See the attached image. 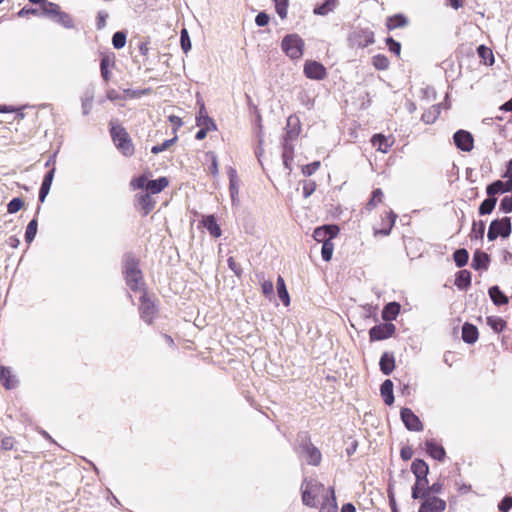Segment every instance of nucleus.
<instances>
[{
  "label": "nucleus",
  "instance_id": "nucleus-7",
  "mask_svg": "<svg viewBox=\"0 0 512 512\" xmlns=\"http://www.w3.org/2000/svg\"><path fill=\"white\" fill-rule=\"evenodd\" d=\"M512 232L511 219L503 217L501 219L493 220L488 228L487 238L489 241H494L498 237L507 238Z\"/></svg>",
  "mask_w": 512,
  "mask_h": 512
},
{
  "label": "nucleus",
  "instance_id": "nucleus-36",
  "mask_svg": "<svg viewBox=\"0 0 512 512\" xmlns=\"http://www.w3.org/2000/svg\"><path fill=\"white\" fill-rule=\"evenodd\" d=\"M485 222L482 220L473 221L472 228L469 234L470 239L473 240H483L485 233Z\"/></svg>",
  "mask_w": 512,
  "mask_h": 512
},
{
  "label": "nucleus",
  "instance_id": "nucleus-12",
  "mask_svg": "<svg viewBox=\"0 0 512 512\" xmlns=\"http://www.w3.org/2000/svg\"><path fill=\"white\" fill-rule=\"evenodd\" d=\"M456 147L464 152H470L474 148V138L466 130H458L453 136Z\"/></svg>",
  "mask_w": 512,
  "mask_h": 512
},
{
  "label": "nucleus",
  "instance_id": "nucleus-40",
  "mask_svg": "<svg viewBox=\"0 0 512 512\" xmlns=\"http://www.w3.org/2000/svg\"><path fill=\"white\" fill-rule=\"evenodd\" d=\"M489 296L496 305H503L508 302V297L498 286H493L489 289Z\"/></svg>",
  "mask_w": 512,
  "mask_h": 512
},
{
  "label": "nucleus",
  "instance_id": "nucleus-32",
  "mask_svg": "<svg viewBox=\"0 0 512 512\" xmlns=\"http://www.w3.org/2000/svg\"><path fill=\"white\" fill-rule=\"evenodd\" d=\"M408 24V19L403 14H396L390 16L386 20V27L388 30L405 27Z\"/></svg>",
  "mask_w": 512,
  "mask_h": 512
},
{
  "label": "nucleus",
  "instance_id": "nucleus-11",
  "mask_svg": "<svg viewBox=\"0 0 512 512\" xmlns=\"http://www.w3.org/2000/svg\"><path fill=\"white\" fill-rule=\"evenodd\" d=\"M340 229L337 225H323L313 231V238L319 243L332 241L338 236Z\"/></svg>",
  "mask_w": 512,
  "mask_h": 512
},
{
  "label": "nucleus",
  "instance_id": "nucleus-37",
  "mask_svg": "<svg viewBox=\"0 0 512 512\" xmlns=\"http://www.w3.org/2000/svg\"><path fill=\"white\" fill-rule=\"evenodd\" d=\"M455 285L460 289H466L471 285V273L468 270H460L455 279Z\"/></svg>",
  "mask_w": 512,
  "mask_h": 512
},
{
  "label": "nucleus",
  "instance_id": "nucleus-27",
  "mask_svg": "<svg viewBox=\"0 0 512 512\" xmlns=\"http://www.w3.org/2000/svg\"><path fill=\"white\" fill-rule=\"evenodd\" d=\"M490 262L489 255L484 252H475L472 259V267L475 270H486Z\"/></svg>",
  "mask_w": 512,
  "mask_h": 512
},
{
  "label": "nucleus",
  "instance_id": "nucleus-51",
  "mask_svg": "<svg viewBox=\"0 0 512 512\" xmlns=\"http://www.w3.org/2000/svg\"><path fill=\"white\" fill-rule=\"evenodd\" d=\"M178 137L175 135L172 139L165 140L162 144L155 145L152 147L151 152L153 154H158L162 151L167 150L171 145H173L177 141Z\"/></svg>",
  "mask_w": 512,
  "mask_h": 512
},
{
  "label": "nucleus",
  "instance_id": "nucleus-63",
  "mask_svg": "<svg viewBox=\"0 0 512 512\" xmlns=\"http://www.w3.org/2000/svg\"><path fill=\"white\" fill-rule=\"evenodd\" d=\"M269 21L270 16L266 12L258 13V15L255 18V23L260 27L268 25Z\"/></svg>",
  "mask_w": 512,
  "mask_h": 512
},
{
  "label": "nucleus",
  "instance_id": "nucleus-56",
  "mask_svg": "<svg viewBox=\"0 0 512 512\" xmlns=\"http://www.w3.org/2000/svg\"><path fill=\"white\" fill-rule=\"evenodd\" d=\"M227 263H228V267L234 272V274L237 277H241L243 271H242L241 265L236 261V259L234 257L230 256L227 259Z\"/></svg>",
  "mask_w": 512,
  "mask_h": 512
},
{
  "label": "nucleus",
  "instance_id": "nucleus-19",
  "mask_svg": "<svg viewBox=\"0 0 512 512\" xmlns=\"http://www.w3.org/2000/svg\"><path fill=\"white\" fill-rule=\"evenodd\" d=\"M512 190V181L503 182L496 180L487 186L486 192L489 197H494L499 193L509 192Z\"/></svg>",
  "mask_w": 512,
  "mask_h": 512
},
{
  "label": "nucleus",
  "instance_id": "nucleus-14",
  "mask_svg": "<svg viewBox=\"0 0 512 512\" xmlns=\"http://www.w3.org/2000/svg\"><path fill=\"white\" fill-rule=\"evenodd\" d=\"M397 214L393 211H385L381 219V227L374 229V235L387 236L390 234L393 226L395 225Z\"/></svg>",
  "mask_w": 512,
  "mask_h": 512
},
{
  "label": "nucleus",
  "instance_id": "nucleus-25",
  "mask_svg": "<svg viewBox=\"0 0 512 512\" xmlns=\"http://www.w3.org/2000/svg\"><path fill=\"white\" fill-rule=\"evenodd\" d=\"M54 173H55V169L52 168L50 171L47 172V174L45 175V177L43 179V182H42V185H41L40 191H39V201L41 203H43L45 201V198L50 191L52 181L54 178Z\"/></svg>",
  "mask_w": 512,
  "mask_h": 512
},
{
  "label": "nucleus",
  "instance_id": "nucleus-59",
  "mask_svg": "<svg viewBox=\"0 0 512 512\" xmlns=\"http://www.w3.org/2000/svg\"><path fill=\"white\" fill-rule=\"evenodd\" d=\"M168 120L172 124V130H173L174 136L177 135V131L183 125L182 119L176 115H170V116H168Z\"/></svg>",
  "mask_w": 512,
  "mask_h": 512
},
{
  "label": "nucleus",
  "instance_id": "nucleus-17",
  "mask_svg": "<svg viewBox=\"0 0 512 512\" xmlns=\"http://www.w3.org/2000/svg\"><path fill=\"white\" fill-rule=\"evenodd\" d=\"M371 144L377 151L387 153L394 144V139L392 136H385L379 133L372 136Z\"/></svg>",
  "mask_w": 512,
  "mask_h": 512
},
{
  "label": "nucleus",
  "instance_id": "nucleus-53",
  "mask_svg": "<svg viewBox=\"0 0 512 512\" xmlns=\"http://www.w3.org/2000/svg\"><path fill=\"white\" fill-rule=\"evenodd\" d=\"M24 206V201L21 198H13L7 205V211L10 214H14L22 209Z\"/></svg>",
  "mask_w": 512,
  "mask_h": 512
},
{
  "label": "nucleus",
  "instance_id": "nucleus-10",
  "mask_svg": "<svg viewBox=\"0 0 512 512\" xmlns=\"http://www.w3.org/2000/svg\"><path fill=\"white\" fill-rule=\"evenodd\" d=\"M304 75L312 80H323L327 77V70L318 61L307 60L303 67Z\"/></svg>",
  "mask_w": 512,
  "mask_h": 512
},
{
  "label": "nucleus",
  "instance_id": "nucleus-9",
  "mask_svg": "<svg viewBox=\"0 0 512 512\" xmlns=\"http://www.w3.org/2000/svg\"><path fill=\"white\" fill-rule=\"evenodd\" d=\"M421 499L418 512H444L446 509V501L435 495L422 494Z\"/></svg>",
  "mask_w": 512,
  "mask_h": 512
},
{
  "label": "nucleus",
  "instance_id": "nucleus-2",
  "mask_svg": "<svg viewBox=\"0 0 512 512\" xmlns=\"http://www.w3.org/2000/svg\"><path fill=\"white\" fill-rule=\"evenodd\" d=\"M302 491L303 503L310 507H315L317 502L326 500V496L330 497V488L326 489L325 486L315 480L305 481Z\"/></svg>",
  "mask_w": 512,
  "mask_h": 512
},
{
  "label": "nucleus",
  "instance_id": "nucleus-45",
  "mask_svg": "<svg viewBox=\"0 0 512 512\" xmlns=\"http://www.w3.org/2000/svg\"><path fill=\"white\" fill-rule=\"evenodd\" d=\"M497 199L495 197H488L479 206V214L487 215L490 214L496 205Z\"/></svg>",
  "mask_w": 512,
  "mask_h": 512
},
{
  "label": "nucleus",
  "instance_id": "nucleus-38",
  "mask_svg": "<svg viewBox=\"0 0 512 512\" xmlns=\"http://www.w3.org/2000/svg\"><path fill=\"white\" fill-rule=\"evenodd\" d=\"M319 512H337V503L332 487H330V497L326 496V500L322 502Z\"/></svg>",
  "mask_w": 512,
  "mask_h": 512
},
{
  "label": "nucleus",
  "instance_id": "nucleus-60",
  "mask_svg": "<svg viewBox=\"0 0 512 512\" xmlns=\"http://www.w3.org/2000/svg\"><path fill=\"white\" fill-rule=\"evenodd\" d=\"M500 209L505 213L512 212V196H505L501 200Z\"/></svg>",
  "mask_w": 512,
  "mask_h": 512
},
{
  "label": "nucleus",
  "instance_id": "nucleus-8",
  "mask_svg": "<svg viewBox=\"0 0 512 512\" xmlns=\"http://www.w3.org/2000/svg\"><path fill=\"white\" fill-rule=\"evenodd\" d=\"M348 41L353 48H365L374 43V33L369 29H357L349 35Z\"/></svg>",
  "mask_w": 512,
  "mask_h": 512
},
{
  "label": "nucleus",
  "instance_id": "nucleus-29",
  "mask_svg": "<svg viewBox=\"0 0 512 512\" xmlns=\"http://www.w3.org/2000/svg\"><path fill=\"white\" fill-rule=\"evenodd\" d=\"M411 470L413 474L417 478H426L429 473V467L427 463L424 460L421 459H415L412 462Z\"/></svg>",
  "mask_w": 512,
  "mask_h": 512
},
{
  "label": "nucleus",
  "instance_id": "nucleus-23",
  "mask_svg": "<svg viewBox=\"0 0 512 512\" xmlns=\"http://www.w3.org/2000/svg\"><path fill=\"white\" fill-rule=\"evenodd\" d=\"M303 451L305 453L306 461L310 465H318L321 461V453L320 451L313 446L311 443L305 444L303 447Z\"/></svg>",
  "mask_w": 512,
  "mask_h": 512
},
{
  "label": "nucleus",
  "instance_id": "nucleus-47",
  "mask_svg": "<svg viewBox=\"0 0 512 512\" xmlns=\"http://www.w3.org/2000/svg\"><path fill=\"white\" fill-rule=\"evenodd\" d=\"M37 228H38V221H37V219L34 218L28 223L27 228H26L25 241L27 243H31L34 240L35 235L37 233Z\"/></svg>",
  "mask_w": 512,
  "mask_h": 512
},
{
  "label": "nucleus",
  "instance_id": "nucleus-48",
  "mask_svg": "<svg viewBox=\"0 0 512 512\" xmlns=\"http://www.w3.org/2000/svg\"><path fill=\"white\" fill-rule=\"evenodd\" d=\"M126 33L123 32V31H118L116 33H114L113 37H112V44L114 46L115 49H121L125 46L126 44Z\"/></svg>",
  "mask_w": 512,
  "mask_h": 512
},
{
  "label": "nucleus",
  "instance_id": "nucleus-46",
  "mask_svg": "<svg viewBox=\"0 0 512 512\" xmlns=\"http://www.w3.org/2000/svg\"><path fill=\"white\" fill-rule=\"evenodd\" d=\"M372 64L377 70H386L388 69L390 62L385 55L377 54L373 56Z\"/></svg>",
  "mask_w": 512,
  "mask_h": 512
},
{
  "label": "nucleus",
  "instance_id": "nucleus-35",
  "mask_svg": "<svg viewBox=\"0 0 512 512\" xmlns=\"http://www.w3.org/2000/svg\"><path fill=\"white\" fill-rule=\"evenodd\" d=\"M196 124L198 127H206L216 130V124L214 123L213 119L207 115L204 106H202L198 116L196 117Z\"/></svg>",
  "mask_w": 512,
  "mask_h": 512
},
{
  "label": "nucleus",
  "instance_id": "nucleus-52",
  "mask_svg": "<svg viewBox=\"0 0 512 512\" xmlns=\"http://www.w3.org/2000/svg\"><path fill=\"white\" fill-rule=\"evenodd\" d=\"M438 114H439L438 110L435 107H433L432 109L425 111L422 114L421 119L426 124H432L436 121Z\"/></svg>",
  "mask_w": 512,
  "mask_h": 512
},
{
  "label": "nucleus",
  "instance_id": "nucleus-20",
  "mask_svg": "<svg viewBox=\"0 0 512 512\" xmlns=\"http://www.w3.org/2000/svg\"><path fill=\"white\" fill-rule=\"evenodd\" d=\"M462 339L468 344H473L478 340L479 332L476 326L470 322H464L461 329Z\"/></svg>",
  "mask_w": 512,
  "mask_h": 512
},
{
  "label": "nucleus",
  "instance_id": "nucleus-22",
  "mask_svg": "<svg viewBox=\"0 0 512 512\" xmlns=\"http://www.w3.org/2000/svg\"><path fill=\"white\" fill-rule=\"evenodd\" d=\"M379 366L384 375H390L395 368V358L393 354L384 352L380 358Z\"/></svg>",
  "mask_w": 512,
  "mask_h": 512
},
{
  "label": "nucleus",
  "instance_id": "nucleus-5",
  "mask_svg": "<svg viewBox=\"0 0 512 512\" xmlns=\"http://www.w3.org/2000/svg\"><path fill=\"white\" fill-rule=\"evenodd\" d=\"M44 16L52 19L54 22L61 25L65 29L75 28L72 15L63 11L61 7L56 3L45 5Z\"/></svg>",
  "mask_w": 512,
  "mask_h": 512
},
{
  "label": "nucleus",
  "instance_id": "nucleus-33",
  "mask_svg": "<svg viewBox=\"0 0 512 512\" xmlns=\"http://www.w3.org/2000/svg\"><path fill=\"white\" fill-rule=\"evenodd\" d=\"M338 4L339 0H326L324 3L317 5L314 8L313 13L315 15L325 16L334 11Z\"/></svg>",
  "mask_w": 512,
  "mask_h": 512
},
{
  "label": "nucleus",
  "instance_id": "nucleus-44",
  "mask_svg": "<svg viewBox=\"0 0 512 512\" xmlns=\"http://www.w3.org/2000/svg\"><path fill=\"white\" fill-rule=\"evenodd\" d=\"M453 259L457 267H463L468 263L469 253L464 248L458 249L454 252Z\"/></svg>",
  "mask_w": 512,
  "mask_h": 512
},
{
  "label": "nucleus",
  "instance_id": "nucleus-41",
  "mask_svg": "<svg viewBox=\"0 0 512 512\" xmlns=\"http://www.w3.org/2000/svg\"><path fill=\"white\" fill-rule=\"evenodd\" d=\"M114 65V57L110 55H104L101 59L100 63V70H101V76L105 81H108L110 79V72H109V66Z\"/></svg>",
  "mask_w": 512,
  "mask_h": 512
},
{
  "label": "nucleus",
  "instance_id": "nucleus-3",
  "mask_svg": "<svg viewBox=\"0 0 512 512\" xmlns=\"http://www.w3.org/2000/svg\"><path fill=\"white\" fill-rule=\"evenodd\" d=\"M169 186V179L165 176L159 177L156 180H148L147 175L143 174L138 177H134L130 181V187L132 190L146 189L147 193L158 194Z\"/></svg>",
  "mask_w": 512,
  "mask_h": 512
},
{
  "label": "nucleus",
  "instance_id": "nucleus-43",
  "mask_svg": "<svg viewBox=\"0 0 512 512\" xmlns=\"http://www.w3.org/2000/svg\"><path fill=\"white\" fill-rule=\"evenodd\" d=\"M275 5V11L278 16L285 20L288 16L289 0H272Z\"/></svg>",
  "mask_w": 512,
  "mask_h": 512
},
{
  "label": "nucleus",
  "instance_id": "nucleus-34",
  "mask_svg": "<svg viewBox=\"0 0 512 512\" xmlns=\"http://www.w3.org/2000/svg\"><path fill=\"white\" fill-rule=\"evenodd\" d=\"M428 485V479L426 478H417L415 484L412 487L411 496L413 499H419L422 497V494L426 493Z\"/></svg>",
  "mask_w": 512,
  "mask_h": 512
},
{
  "label": "nucleus",
  "instance_id": "nucleus-61",
  "mask_svg": "<svg viewBox=\"0 0 512 512\" xmlns=\"http://www.w3.org/2000/svg\"><path fill=\"white\" fill-rule=\"evenodd\" d=\"M261 289H262V293L266 296V297H269L273 294V291H274V285L272 283V281L270 280H264L262 283H261Z\"/></svg>",
  "mask_w": 512,
  "mask_h": 512
},
{
  "label": "nucleus",
  "instance_id": "nucleus-39",
  "mask_svg": "<svg viewBox=\"0 0 512 512\" xmlns=\"http://www.w3.org/2000/svg\"><path fill=\"white\" fill-rule=\"evenodd\" d=\"M277 292H278V297L280 298L282 303L285 306H288L290 304L289 293L286 289L285 281H284L283 277L280 275L277 278Z\"/></svg>",
  "mask_w": 512,
  "mask_h": 512
},
{
  "label": "nucleus",
  "instance_id": "nucleus-31",
  "mask_svg": "<svg viewBox=\"0 0 512 512\" xmlns=\"http://www.w3.org/2000/svg\"><path fill=\"white\" fill-rule=\"evenodd\" d=\"M384 193L380 188H376L372 191L371 198L365 204V210L371 212L374 210L379 204L383 203Z\"/></svg>",
  "mask_w": 512,
  "mask_h": 512
},
{
  "label": "nucleus",
  "instance_id": "nucleus-49",
  "mask_svg": "<svg viewBox=\"0 0 512 512\" xmlns=\"http://www.w3.org/2000/svg\"><path fill=\"white\" fill-rule=\"evenodd\" d=\"M322 249H321V256L324 261L328 262L331 260L333 251H334V243L332 241L330 242H324L322 243Z\"/></svg>",
  "mask_w": 512,
  "mask_h": 512
},
{
  "label": "nucleus",
  "instance_id": "nucleus-50",
  "mask_svg": "<svg viewBox=\"0 0 512 512\" xmlns=\"http://www.w3.org/2000/svg\"><path fill=\"white\" fill-rule=\"evenodd\" d=\"M206 157L209 158L210 161H211V165L209 166L210 174L213 177H216L218 175V172H219V165H218L217 156L214 154V152L209 151V152L206 153Z\"/></svg>",
  "mask_w": 512,
  "mask_h": 512
},
{
  "label": "nucleus",
  "instance_id": "nucleus-18",
  "mask_svg": "<svg viewBox=\"0 0 512 512\" xmlns=\"http://www.w3.org/2000/svg\"><path fill=\"white\" fill-rule=\"evenodd\" d=\"M135 200L143 216H147L155 207V200L149 193L137 194Z\"/></svg>",
  "mask_w": 512,
  "mask_h": 512
},
{
  "label": "nucleus",
  "instance_id": "nucleus-64",
  "mask_svg": "<svg viewBox=\"0 0 512 512\" xmlns=\"http://www.w3.org/2000/svg\"><path fill=\"white\" fill-rule=\"evenodd\" d=\"M108 14L105 11H99L97 13V22L96 27L98 30L103 29L106 26V20H107Z\"/></svg>",
  "mask_w": 512,
  "mask_h": 512
},
{
  "label": "nucleus",
  "instance_id": "nucleus-21",
  "mask_svg": "<svg viewBox=\"0 0 512 512\" xmlns=\"http://www.w3.org/2000/svg\"><path fill=\"white\" fill-rule=\"evenodd\" d=\"M426 451L427 453L434 459L438 461H443L446 457L445 449L438 445L434 440H427L426 443Z\"/></svg>",
  "mask_w": 512,
  "mask_h": 512
},
{
  "label": "nucleus",
  "instance_id": "nucleus-54",
  "mask_svg": "<svg viewBox=\"0 0 512 512\" xmlns=\"http://www.w3.org/2000/svg\"><path fill=\"white\" fill-rule=\"evenodd\" d=\"M320 166H321L320 161H314L312 163L304 165L302 167V174L304 176H311L320 168Z\"/></svg>",
  "mask_w": 512,
  "mask_h": 512
},
{
  "label": "nucleus",
  "instance_id": "nucleus-4",
  "mask_svg": "<svg viewBox=\"0 0 512 512\" xmlns=\"http://www.w3.org/2000/svg\"><path fill=\"white\" fill-rule=\"evenodd\" d=\"M110 132L117 149L125 157H131L135 152V147L126 129L120 125L112 126Z\"/></svg>",
  "mask_w": 512,
  "mask_h": 512
},
{
  "label": "nucleus",
  "instance_id": "nucleus-6",
  "mask_svg": "<svg viewBox=\"0 0 512 512\" xmlns=\"http://www.w3.org/2000/svg\"><path fill=\"white\" fill-rule=\"evenodd\" d=\"M281 48L291 59H299L303 55L304 41L297 34H290L283 38Z\"/></svg>",
  "mask_w": 512,
  "mask_h": 512
},
{
  "label": "nucleus",
  "instance_id": "nucleus-42",
  "mask_svg": "<svg viewBox=\"0 0 512 512\" xmlns=\"http://www.w3.org/2000/svg\"><path fill=\"white\" fill-rule=\"evenodd\" d=\"M477 53H478V56L483 60L484 64L493 65L495 59H494L493 52L489 47H487L485 45H480L477 48Z\"/></svg>",
  "mask_w": 512,
  "mask_h": 512
},
{
  "label": "nucleus",
  "instance_id": "nucleus-62",
  "mask_svg": "<svg viewBox=\"0 0 512 512\" xmlns=\"http://www.w3.org/2000/svg\"><path fill=\"white\" fill-rule=\"evenodd\" d=\"M498 508L502 512H508L512 508V497L505 496L499 503Z\"/></svg>",
  "mask_w": 512,
  "mask_h": 512
},
{
  "label": "nucleus",
  "instance_id": "nucleus-13",
  "mask_svg": "<svg viewBox=\"0 0 512 512\" xmlns=\"http://www.w3.org/2000/svg\"><path fill=\"white\" fill-rule=\"evenodd\" d=\"M401 419L405 425V427L410 431H422L423 430V424L418 418L417 415L414 414V412L409 408H402L401 412Z\"/></svg>",
  "mask_w": 512,
  "mask_h": 512
},
{
  "label": "nucleus",
  "instance_id": "nucleus-28",
  "mask_svg": "<svg viewBox=\"0 0 512 512\" xmlns=\"http://www.w3.org/2000/svg\"><path fill=\"white\" fill-rule=\"evenodd\" d=\"M381 396L386 405H392L394 403V395H393V382L390 379H386L381 387Z\"/></svg>",
  "mask_w": 512,
  "mask_h": 512
},
{
  "label": "nucleus",
  "instance_id": "nucleus-15",
  "mask_svg": "<svg viewBox=\"0 0 512 512\" xmlns=\"http://www.w3.org/2000/svg\"><path fill=\"white\" fill-rule=\"evenodd\" d=\"M394 331L395 327L392 322H383L371 328L370 338L376 341L383 340L390 337Z\"/></svg>",
  "mask_w": 512,
  "mask_h": 512
},
{
  "label": "nucleus",
  "instance_id": "nucleus-58",
  "mask_svg": "<svg viewBox=\"0 0 512 512\" xmlns=\"http://www.w3.org/2000/svg\"><path fill=\"white\" fill-rule=\"evenodd\" d=\"M386 44L391 52L399 56L401 52V44L395 41L392 37L386 39Z\"/></svg>",
  "mask_w": 512,
  "mask_h": 512
},
{
  "label": "nucleus",
  "instance_id": "nucleus-57",
  "mask_svg": "<svg viewBox=\"0 0 512 512\" xmlns=\"http://www.w3.org/2000/svg\"><path fill=\"white\" fill-rule=\"evenodd\" d=\"M124 92L130 98H139V97H141L143 95L151 94L152 93V89L151 88H146V89H142V90L127 89Z\"/></svg>",
  "mask_w": 512,
  "mask_h": 512
},
{
  "label": "nucleus",
  "instance_id": "nucleus-1",
  "mask_svg": "<svg viewBox=\"0 0 512 512\" xmlns=\"http://www.w3.org/2000/svg\"><path fill=\"white\" fill-rule=\"evenodd\" d=\"M122 273L127 286L134 292L144 290L145 282L142 270L140 269V260L132 253H127L123 257Z\"/></svg>",
  "mask_w": 512,
  "mask_h": 512
},
{
  "label": "nucleus",
  "instance_id": "nucleus-24",
  "mask_svg": "<svg viewBox=\"0 0 512 512\" xmlns=\"http://www.w3.org/2000/svg\"><path fill=\"white\" fill-rule=\"evenodd\" d=\"M0 381L6 389H13L17 386V379L11 374L9 368L0 366Z\"/></svg>",
  "mask_w": 512,
  "mask_h": 512
},
{
  "label": "nucleus",
  "instance_id": "nucleus-16",
  "mask_svg": "<svg viewBox=\"0 0 512 512\" xmlns=\"http://www.w3.org/2000/svg\"><path fill=\"white\" fill-rule=\"evenodd\" d=\"M139 311L144 319L152 318L156 313V304L145 290H143V294L140 297Z\"/></svg>",
  "mask_w": 512,
  "mask_h": 512
},
{
  "label": "nucleus",
  "instance_id": "nucleus-55",
  "mask_svg": "<svg viewBox=\"0 0 512 512\" xmlns=\"http://www.w3.org/2000/svg\"><path fill=\"white\" fill-rule=\"evenodd\" d=\"M180 42L183 51L187 53L191 49V41L188 31L186 29L181 30Z\"/></svg>",
  "mask_w": 512,
  "mask_h": 512
},
{
  "label": "nucleus",
  "instance_id": "nucleus-30",
  "mask_svg": "<svg viewBox=\"0 0 512 512\" xmlns=\"http://www.w3.org/2000/svg\"><path fill=\"white\" fill-rule=\"evenodd\" d=\"M401 305L398 302L388 303L382 310V320H395L399 315Z\"/></svg>",
  "mask_w": 512,
  "mask_h": 512
},
{
  "label": "nucleus",
  "instance_id": "nucleus-26",
  "mask_svg": "<svg viewBox=\"0 0 512 512\" xmlns=\"http://www.w3.org/2000/svg\"><path fill=\"white\" fill-rule=\"evenodd\" d=\"M202 224L209 231L211 236L215 238L221 236V229L213 215L205 216L202 220Z\"/></svg>",
  "mask_w": 512,
  "mask_h": 512
}]
</instances>
